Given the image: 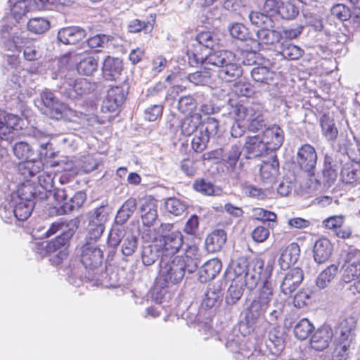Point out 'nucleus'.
<instances>
[{"label": "nucleus", "instance_id": "11", "mask_svg": "<svg viewBox=\"0 0 360 360\" xmlns=\"http://www.w3.org/2000/svg\"><path fill=\"white\" fill-rule=\"evenodd\" d=\"M103 252L98 245L84 243L82 246L81 262L86 268L95 269L102 264Z\"/></svg>", "mask_w": 360, "mask_h": 360}, {"label": "nucleus", "instance_id": "36", "mask_svg": "<svg viewBox=\"0 0 360 360\" xmlns=\"http://www.w3.org/2000/svg\"><path fill=\"white\" fill-rule=\"evenodd\" d=\"M274 27L260 28L257 32V37L259 44H274L282 39L281 32L273 30Z\"/></svg>", "mask_w": 360, "mask_h": 360}, {"label": "nucleus", "instance_id": "45", "mask_svg": "<svg viewBox=\"0 0 360 360\" xmlns=\"http://www.w3.org/2000/svg\"><path fill=\"white\" fill-rule=\"evenodd\" d=\"M249 18L252 24L258 27H274V21L271 17L264 12L252 11L249 14Z\"/></svg>", "mask_w": 360, "mask_h": 360}, {"label": "nucleus", "instance_id": "48", "mask_svg": "<svg viewBox=\"0 0 360 360\" xmlns=\"http://www.w3.org/2000/svg\"><path fill=\"white\" fill-rule=\"evenodd\" d=\"M351 340L338 338L333 352V360H347Z\"/></svg>", "mask_w": 360, "mask_h": 360}, {"label": "nucleus", "instance_id": "54", "mask_svg": "<svg viewBox=\"0 0 360 360\" xmlns=\"http://www.w3.org/2000/svg\"><path fill=\"white\" fill-rule=\"evenodd\" d=\"M22 49H23V55L25 60L34 61L39 58V53L33 41L25 38L22 41Z\"/></svg>", "mask_w": 360, "mask_h": 360}, {"label": "nucleus", "instance_id": "32", "mask_svg": "<svg viewBox=\"0 0 360 360\" xmlns=\"http://www.w3.org/2000/svg\"><path fill=\"white\" fill-rule=\"evenodd\" d=\"M243 74V70L240 65L230 60L219 70V75L226 82H232L237 80Z\"/></svg>", "mask_w": 360, "mask_h": 360}, {"label": "nucleus", "instance_id": "40", "mask_svg": "<svg viewBox=\"0 0 360 360\" xmlns=\"http://www.w3.org/2000/svg\"><path fill=\"white\" fill-rule=\"evenodd\" d=\"M338 272V266L331 264L326 267L318 276L316 283L319 288H325L328 284L334 279Z\"/></svg>", "mask_w": 360, "mask_h": 360}, {"label": "nucleus", "instance_id": "38", "mask_svg": "<svg viewBox=\"0 0 360 360\" xmlns=\"http://www.w3.org/2000/svg\"><path fill=\"white\" fill-rule=\"evenodd\" d=\"M221 290L215 285H209L202 301V305L206 309L215 306L221 297Z\"/></svg>", "mask_w": 360, "mask_h": 360}, {"label": "nucleus", "instance_id": "55", "mask_svg": "<svg viewBox=\"0 0 360 360\" xmlns=\"http://www.w3.org/2000/svg\"><path fill=\"white\" fill-rule=\"evenodd\" d=\"M193 189L203 195H212L215 192L214 186L204 179H197L193 184Z\"/></svg>", "mask_w": 360, "mask_h": 360}, {"label": "nucleus", "instance_id": "24", "mask_svg": "<svg viewBox=\"0 0 360 360\" xmlns=\"http://www.w3.org/2000/svg\"><path fill=\"white\" fill-rule=\"evenodd\" d=\"M333 250V244L327 238H321L316 241L313 254L314 260L319 264L327 262L332 255Z\"/></svg>", "mask_w": 360, "mask_h": 360}, {"label": "nucleus", "instance_id": "59", "mask_svg": "<svg viewBox=\"0 0 360 360\" xmlns=\"http://www.w3.org/2000/svg\"><path fill=\"white\" fill-rule=\"evenodd\" d=\"M354 328L355 321L352 318H347L342 320L338 327V330H340V336L338 338L350 340L349 337L351 333Z\"/></svg>", "mask_w": 360, "mask_h": 360}, {"label": "nucleus", "instance_id": "20", "mask_svg": "<svg viewBox=\"0 0 360 360\" xmlns=\"http://www.w3.org/2000/svg\"><path fill=\"white\" fill-rule=\"evenodd\" d=\"M86 36V30L77 26L63 27L58 32V40L64 44H75L82 41Z\"/></svg>", "mask_w": 360, "mask_h": 360}, {"label": "nucleus", "instance_id": "16", "mask_svg": "<svg viewBox=\"0 0 360 360\" xmlns=\"http://www.w3.org/2000/svg\"><path fill=\"white\" fill-rule=\"evenodd\" d=\"M249 261L247 257L240 256L233 260L226 269V274L229 279L250 281L247 279L249 273Z\"/></svg>", "mask_w": 360, "mask_h": 360}, {"label": "nucleus", "instance_id": "46", "mask_svg": "<svg viewBox=\"0 0 360 360\" xmlns=\"http://www.w3.org/2000/svg\"><path fill=\"white\" fill-rule=\"evenodd\" d=\"M14 155L22 161L32 160L34 155V150L26 142L16 143L13 148Z\"/></svg>", "mask_w": 360, "mask_h": 360}, {"label": "nucleus", "instance_id": "29", "mask_svg": "<svg viewBox=\"0 0 360 360\" xmlns=\"http://www.w3.org/2000/svg\"><path fill=\"white\" fill-rule=\"evenodd\" d=\"M43 169V163L40 160H29L21 161L18 165V174L25 180L34 176Z\"/></svg>", "mask_w": 360, "mask_h": 360}, {"label": "nucleus", "instance_id": "47", "mask_svg": "<svg viewBox=\"0 0 360 360\" xmlns=\"http://www.w3.org/2000/svg\"><path fill=\"white\" fill-rule=\"evenodd\" d=\"M252 79L259 83L268 84L274 79V72L264 66H258L251 70Z\"/></svg>", "mask_w": 360, "mask_h": 360}, {"label": "nucleus", "instance_id": "63", "mask_svg": "<svg viewBox=\"0 0 360 360\" xmlns=\"http://www.w3.org/2000/svg\"><path fill=\"white\" fill-rule=\"evenodd\" d=\"M241 155V148L240 145H233L228 152L226 163L231 168L234 169Z\"/></svg>", "mask_w": 360, "mask_h": 360}, {"label": "nucleus", "instance_id": "3", "mask_svg": "<svg viewBox=\"0 0 360 360\" xmlns=\"http://www.w3.org/2000/svg\"><path fill=\"white\" fill-rule=\"evenodd\" d=\"M128 91L122 85L111 86L107 91L101 106L102 111L109 112H119L125 103Z\"/></svg>", "mask_w": 360, "mask_h": 360}, {"label": "nucleus", "instance_id": "12", "mask_svg": "<svg viewBox=\"0 0 360 360\" xmlns=\"http://www.w3.org/2000/svg\"><path fill=\"white\" fill-rule=\"evenodd\" d=\"M260 135L268 153L279 149L284 141V132L276 124L267 127Z\"/></svg>", "mask_w": 360, "mask_h": 360}, {"label": "nucleus", "instance_id": "33", "mask_svg": "<svg viewBox=\"0 0 360 360\" xmlns=\"http://www.w3.org/2000/svg\"><path fill=\"white\" fill-rule=\"evenodd\" d=\"M37 192L41 193L34 182L30 179H26L22 182L18 188V195L20 200L32 202L36 197Z\"/></svg>", "mask_w": 360, "mask_h": 360}, {"label": "nucleus", "instance_id": "51", "mask_svg": "<svg viewBox=\"0 0 360 360\" xmlns=\"http://www.w3.org/2000/svg\"><path fill=\"white\" fill-rule=\"evenodd\" d=\"M341 181L346 184L357 185L359 184L357 170L352 166L346 165L340 172Z\"/></svg>", "mask_w": 360, "mask_h": 360}, {"label": "nucleus", "instance_id": "28", "mask_svg": "<svg viewBox=\"0 0 360 360\" xmlns=\"http://www.w3.org/2000/svg\"><path fill=\"white\" fill-rule=\"evenodd\" d=\"M226 241V233L223 229H215L205 239V245L209 252H217L221 250Z\"/></svg>", "mask_w": 360, "mask_h": 360}, {"label": "nucleus", "instance_id": "4", "mask_svg": "<svg viewBox=\"0 0 360 360\" xmlns=\"http://www.w3.org/2000/svg\"><path fill=\"white\" fill-rule=\"evenodd\" d=\"M317 153L314 148L309 143L303 144L299 148L296 160L300 169L307 174L309 177L314 176L317 163Z\"/></svg>", "mask_w": 360, "mask_h": 360}, {"label": "nucleus", "instance_id": "39", "mask_svg": "<svg viewBox=\"0 0 360 360\" xmlns=\"http://www.w3.org/2000/svg\"><path fill=\"white\" fill-rule=\"evenodd\" d=\"M12 212L18 221H25L31 215L33 210L32 202L19 200L14 206H12Z\"/></svg>", "mask_w": 360, "mask_h": 360}, {"label": "nucleus", "instance_id": "18", "mask_svg": "<svg viewBox=\"0 0 360 360\" xmlns=\"http://www.w3.org/2000/svg\"><path fill=\"white\" fill-rule=\"evenodd\" d=\"M304 278L301 268L294 267L285 274L281 285V291L286 295H291L301 284Z\"/></svg>", "mask_w": 360, "mask_h": 360}, {"label": "nucleus", "instance_id": "19", "mask_svg": "<svg viewBox=\"0 0 360 360\" xmlns=\"http://www.w3.org/2000/svg\"><path fill=\"white\" fill-rule=\"evenodd\" d=\"M244 149L250 158H257L268 154L260 134L246 137Z\"/></svg>", "mask_w": 360, "mask_h": 360}, {"label": "nucleus", "instance_id": "50", "mask_svg": "<svg viewBox=\"0 0 360 360\" xmlns=\"http://www.w3.org/2000/svg\"><path fill=\"white\" fill-rule=\"evenodd\" d=\"M155 20H153V22H150L149 21L145 22L140 20L139 19H134L129 22L127 30L130 33H139L141 31L145 32V33L150 32L153 29Z\"/></svg>", "mask_w": 360, "mask_h": 360}, {"label": "nucleus", "instance_id": "34", "mask_svg": "<svg viewBox=\"0 0 360 360\" xmlns=\"http://www.w3.org/2000/svg\"><path fill=\"white\" fill-rule=\"evenodd\" d=\"M104 230V224L99 222L98 219L96 220H91L88 225L84 243L97 245V242L101 238Z\"/></svg>", "mask_w": 360, "mask_h": 360}, {"label": "nucleus", "instance_id": "10", "mask_svg": "<svg viewBox=\"0 0 360 360\" xmlns=\"http://www.w3.org/2000/svg\"><path fill=\"white\" fill-rule=\"evenodd\" d=\"M345 217L342 214L333 215L322 221L323 226L333 231L335 235L342 239H349L352 236V230L349 226H344Z\"/></svg>", "mask_w": 360, "mask_h": 360}, {"label": "nucleus", "instance_id": "27", "mask_svg": "<svg viewBox=\"0 0 360 360\" xmlns=\"http://www.w3.org/2000/svg\"><path fill=\"white\" fill-rule=\"evenodd\" d=\"M179 256L183 258L185 266L189 273L194 272L200 262V250L196 245H187L184 255Z\"/></svg>", "mask_w": 360, "mask_h": 360}, {"label": "nucleus", "instance_id": "23", "mask_svg": "<svg viewBox=\"0 0 360 360\" xmlns=\"http://www.w3.org/2000/svg\"><path fill=\"white\" fill-rule=\"evenodd\" d=\"M300 253V248L297 243H291L282 251L278 259V264L283 270L288 269L297 262Z\"/></svg>", "mask_w": 360, "mask_h": 360}, {"label": "nucleus", "instance_id": "15", "mask_svg": "<svg viewBox=\"0 0 360 360\" xmlns=\"http://www.w3.org/2000/svg\"><path fill=\"white\" fill-rule=\"evenodd\" d=\"M333 337L330 327L323 325L312 334L310 338V347L316 351H323L328 347Z\"/></svg>", "mask_w": 360, "mask_h": 360}, {"label": "nucleus", "instance_id": "14", "mask_svg": "<svg viewBox=\"0 0 360 360\" xmlns=\"http://www.w3.org/2000/svg\"><path fill=\"white\" fill-rule=\"evenodd\" d=\"M331 15L341 21L349 20L355 26L360 25V7L350 8L345 4H337L332 7Z\"/></svg>", "mask_w": 360, "mask_h": 360}, {"label": "nucleus", "instance_id": "58", "mask_svg": "<svg viewBox=\"0 0 360 360\" xmlns=\"http://www.w3.org/2000/svg\"><path fill=\"white\" fill-rule=\"evenodd\" d=\"M165 207L169 213L175 216L182 214L186 210V205L176 198H168L165 202Z\"/></svg>", "mask_w": 360, "mask_h": 360}, {"label": "nucleus", "instance_id": "37", "mask_svg": "<svg viewBox=\"0 0 360 360\" xmlns=\"http://www.w3.org/2000/svg\"><path fill=\"white\" fill-rule=\"evenodd\" d=\"M98 58L86 56L82 58L77 65L79 74L86 76L93 75L98 70Z\"/></svg>", "mask_w": 360, "mask_h": 360}, {"label": "nucleus", "instance_id": "5", "mask_svg": "<svg viewBox=\"0 0 360 360\" xmlns=\"http://www.w3.org/2000/svg\"><path fill=\"white\" fill-rule=\"evenodd\" d=\"M124 70V59L121 57L106 56L103 58L101 76L104 81L116 82L119 80Z\"/></svg>", "mask_w": 360, "mask_h": 360}, {"label": "nucleus", "instance_id": "49", "mask_svg": "<svg viewBox=\"0 0 360 360\" xmlns=\"http://www.w3.org/2000/svg\"><path fill=\"white\" fill-rule=\"evenodd\" d=\"M5 122H0V138L3 139L2 136H5L7 132H10L11 130H18V124L21 121V119L12 114L7 115L5 117Z\"/></svg>", "mask_w": 360, "mask_h": 360}, {"label": "nucleus", "instance_id": "57", "mask_svg": "<svg viewBox=\"0 0 360 360\" xmlns=\"http://www.w3.org/2000/svg\"><path fill=\"white\" fill-rule=\"evenodd\" d=\"M299 14V9L293 4L287 1L282 2L280 6L278 15L283 18L290 20L295 18Z\"/></svg>", "mask_w": 360, "mask_h": 360}, {"label": "nucleus", "instance_id": "43", "mask_svg": "<svg viewBox=\"0 0 360 360\" xmlns=\"http://www.w3.org/2000/svg\"><path fill=\"white\" fill-rule=\"evenodd\" d=\"M27 27L30 32L40 34L49 30L50 22L44 18H32L27 22Z\"/></svg>", "mask_w": 360, "mask_h": 360}, {"label": "nucleus", "instance_id": "44", "mask_svg": "<svg viewBox=\"0 0 360 360\" xmlns=\"http://www.w3.org/2000/svg\"><path fill=\"white\" fill-rule=\"evenodd\" d=\"M314 329V325L307 319H302L295 325L294 334L297 339L304 340L309 336Z\"/></svg>", "mask_w": 360, "mask_h": 360}, {"label": "nucleus", "instance_id": "25", "mask_svg": "<svg viewBox=\"0 0 360 360\" xmlns=\"http://www.w3.org/2000/svg\"><path fill=\"white\" fill-rule=\"evenodd\" d=\"M222 264L219 259L213 258L206 262L199 271V279L206 283L214 279L221 271Z\"/></svg>", "mask_w": 360, "mask_h": 360}, {"label": "nucleus", "instance_id": "41", "mask_svg": "<svg viewBox=\"0 0 360 360\" xmlns=\"http://www.w3.org/2000/svg\"><path fill=\"white\" fill-rule=\"evenodd\" d=\"M86 194L84 192L78 191L71 198L70 203L64 202L61 206V214H67L75 210H78L86 201Z\"/></svg>", "mask_w": 360, "mask_h": 360}, {"label": "nucleus", "instance_id": "8", "mask_svg": "<svg viewBox=\"0 0 360 360\" xmlns=\"http://www.w3.org/2000/svg\"><path fill=\"white\" fill-rule=\"evenodd\" d=\"M231 284L227 290L226 295V302L227 304L233 305L241 298L244 288L246 287L252 290L257 284V278L255 276L250 277V281H240L236 279H229Z\"/></svg>", "mask_w": 360, "mask_h": 360}, {"label": "nucleus", "instance_id": "6", "mask_svg": "<svg viewBox=\"0 0 360 360\" xmlns=\"http://www.w3.org/2000/svg\"><path fill=\"white\" fill-rule=\"evenodd\" d=\"M93 84L84 78H67L63 82L61 89L63 94L71 99H77L89 94Z\"/></svg>", "mask_w": 360, "mask_h": 360}, {"label": "nucleus", "instance_id": "56", "mask_svg": "<svg viewBox=\"0 0 360 360\" xmlns=\"http://www.w3.org/2000/svg\"><path fill=\"white\" fill-rule=\"evenodd\" d=\"M303 50L293 44L283 45L281 53L288 60H297L303 55Z\"/></svg>", "mask_w": 360, "mask_h": 360}, {"label": "nucleus", "instance_id": "9", "mask_svg": "<svg viewBox=\"0 0 360 360\" xmlns=\"http://www.w3.org/2000/svg\"><path fill=\"white\" fill-rule=\"evenodd\" d=\"M342 279L345 283L355 280L360 271V250L354 249L347 252L342 265Z\"/></svg>", "mask_w": 360, "mask_h": 360}, {"label": "nucleus", "instance_id": "22", "mask_svg": "<svg viewBox=\"0 0 360 360\" xmlns=\"http://www.w3.org/2000/svg\"><path fill=\"white\" fill-rule=\"evenodd\" d=\"M279 173V162L276 155L271 157L268 160L263 161L259 167L261 181L271 183L275 180Z\"/></svg>", "mask_w": 360, "mask_h": 360}, {"label": "nucleus", "instance_id": "64", "mask_svg": "<svg viewBox=\"0 0 360 360\" xmlns=\"http://www.w3.org/2000/svg\"><path fill=\"white\" fill-rule=\"evenodd\" d=\"M210 139V138L200 131L198 136L193 138L191 141L192 148L197 153H202L206 149Z\"/></svg>", "mask_w": 360, "mask_h": 360}, {"label": "nucleus", "instance_id": "17", "mask_svg": "<svg viewBox=\"0 0 360 360\" xmlns=\"http://www.w3.org/2000/svg\"><path fill=\"white\" fill-rule=\"evenodd\" d=\"M321 176L316 179L318 185L330 187L336 181L338 176L337 165L333 162V158L328 155H325Z\"/></svg>", "mask_w": 360, "mask_h": 360}, {"label": "nucleus", "instance_id": "2", "mask_svg": "<svg viewBox=\"0 0 360 360\" xmlns=\"http://www.w3.org/2000/svg\"><path fill=\"white\" fill-rule=\"evenodd\" d=\"M187 268L181 257L175 256L172 259L162 257L160 262V271L156 278V285L160 288L166 287L170 283H178L184 277Z\"/></svg>", "mask_w": 360, "mask_h": 360}, {"label": "nucleus", "instance_id": "62", "mask_svg": "<svg viewBox=\"0 0 360 360\" xmlns=\"http://www.w3.org/2000/svg\"><path fill=\"white\" fill-rule=\"evenodd\" d=\"M269 229L263 225L257 226L251 232L252 239L257 243L265 242L269 238Z\"/></svg>", "mask_w": 360, "mask_h": 360}, {"label": "nucleus", "instance_id": "61", "mask_svg": "<svg viewBox=\"0 0 360 360\" xmlns=\"http://www.w3.org/2000/svg\"><path fill=\"white\" fill-rule=\"evenodd\" d=\"M109 40V36L98 34L89 37L86 40V44L90 49L96 50V52H99L100 51L97 50V49L103 48Z\"/></svg>", "mask_w": 360, "mask_h": 360}, {"label": "nucleus", "instance_id": "21", "mask_svg": "<svg viewBox=\"0 0 360 360\" xmlns=\"http://www.w3.org/2000/svg\"><path fill=\"white\" fill-rule=\"evenodd\" d=\"M46 112L56 120L73 122L77 117V112L59 99Z\"/></svg>", "mask_w": 360, "mask_h": 360}, {"label": "nucleus", "instance_id": "31", "mask_svg": "<svg viewBox=\"0 0 360 360\" xmlns=\"http://www.w3.org/2000/svg\"><path fill=\"white\" fill-rule=\"evenodd\" d=\"M230 60H235V55L231 51L221 50L210 53L205 63L222 68Z\"/></svg>", "mask_w": 360, "mask_h": 360}, {"label": "nucleus", "instance_id": "53", "mask_svg": "<svg viewBox=\"0 0 360 360\" xmlns=\"http://www.w3.org/2000/svg\"><path fill=\"white\" fill-rule=\"evenodd\" d=\"M254 219L263 222H273L276 224L277 215L275 212L264 210L261 207L252 209Z\"/></svg>", "mask_w": 360, "mask_h": 360}, {"label": "nucleus", "instance_id": "35", "mask_svg": "<svg viewBox=\"0 0 360 360\" xmlns=\"http://www.w3.org/2000/svg\"><path fill=\"white\" fill-rule=\"evenodd\" d=\"M320 126L322 134L328 139L334 141L338 135V130L335 126L333 118L330 117L328 114L324 113L320 117Z\"/></svg>", "mask_w": 360, "mask_h": 360}, {"label": "nucleus", "instance_id": "30", "mask_svg": "<svg viewBox=\"0 0 360 360\" xmlns=\"http://www.w3.org/2000/svg\"><path fill=\"white\" fill-rule=\"evenodd\" d=\"M202 122L200 113H194L193 115H186L181 120L180 129L181 134L185 136L192 135L198 129L200 124Z\"/></svg>", "mask_w": 360, "mask_h": 360}, {"label": "nucleus", "instance_id": "26", "mask_svg": "<svg viewBox=\"0 0 360 360\" xmlns=\"http://www.w3.org/2000/svg\"><path fill=\"white\" fill-rule=\"evenodd\" d=\"M256 110L252 106L248 105V103H244L241 101L231 105L230 114L233 117L236 122L240 124L246 122L249 118H251V115H254Z\"/></svg>", "mask_w": 360, "mask_h": 360}, {"label": "nucleus", "instance_id": "13", "mask_svg": "<svg viewBox=\"0 0 360 360\" xmlns=\"http://www.w3.org/2000/svg\"><path fill=\"white\" fill-rule=\"evenodd\" d=\"M141 218L143 224L150 227L158 219V202L151 195H146L141 200Z\"/></svg>", "mask_w": 360, "mask_h": 360}, {"label": "nucleus", "instance_id": "1", "mask_svg": "<svg viewBox=\"0 0 360 360\" xmlns=\"http://www.w3.org/2000/svg\"><path fill=\"white\" fill-rule=\"evenodd\" d=\"M174 224L162 223L160 229L162 234L155 238V246L162 257L174 256L184 244V236L181 231H172Z\"/></svg>", "mask_w": 360, "mask_h": 360}, {"label": "nucleus", "instance_id": "7", "mask_svg": "<svg viewBox=\"0 0 360 360\" xmlns=\"http://www.w3.org/2000/svg\"><path fill=\"white\" fill-rule=\"evenodd\" d=\"M272 297L273 288L268 281H265L259 289L258 295L255 297L249 307L250 313L255 317L264 314L270 306Z\"/></svg>", "mask_w": 360, "mask_h": 360}, {"label": "nucleus", "instance_id": "42", "mask_svg": "<svg viewBox=\"0 0 360 360\" xmlns=\"http://www.w3.org/2000/svg\"><path fill=\"white\" fill-rule=\"evenodd\" d=\"M197 106L196 100L190 95L181 96L178 102L179 111L185 115L196 113Z\"/></svg>", "mask_w": 360, "mask_h": 360}, {"label": "nucleus", "instance_id": "52", "mask_svg": "<svg viewBox=\"0 0 360 360\" xmlns=\"http://www.w3.org/2000/svg\"><path fill=\"white\" fill-rule=\"evenodd\" d=\"M246 122H248L247 128L250 132H257L264 126V115L257 109L254 115H251V118H249Z\"/></svg>", "mask_w": 360, "mask_h": 360}, {"label": "nucleus", "instance_id": "60", "mask_svg": "<svg viewBox=\"0 0 360 360\" xmlns=\"http://www.w3.org/2000/svg\"><path fill=\"white\" fill-rule=\"evenodd\" d=\"M29 11V5L26 0L15 1L11 9L13 17L16 20H20Z\"/></svg>", "mask_w": 360, "mask_h": 360}]
</instances>
